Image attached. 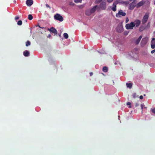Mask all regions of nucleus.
Instances as JSON below:
<instances>
[{
	"instance_id": "obj_5",
	"label": "nucleus",
	"mask_w": 155,
	"mask_h": 155,
	"mask_svg": "<svg viewBox=\"0 0 155 155\" xmlns=\"http://www.w3.org/2000/svg\"><path fill=\"white\" fill-rule=\"evenodd\" d=\"M126 14V13L124 12L122 10H120L118 13L116 14V16L117 17H120L121 16H125Z\"/></svg>"
},
{
	"instance_id": "obj_26",
	"label": "nucleus",
	"mask_w": 155,
	"mask_h": 155,
	"mask_svg": "<svg viewBox=\"0 0 155 155\" xmlns=\"http://www.w3.org/2000/svg\"><path fill=\"white\" fill-rule=\"evenodd\" d=\"M102 0H96L95 2V3L96 4H98V3L101 2Z\"/></svg>"
},
{
	"instance_id": "obj_16",
	"label": "nucleus",
	"mask_w": 155,
	"mask_h": 155,
	"mask_svg": "<svg viewBox=\"0 0 155 155\" xmlns=\"http://www.w3.org/2000/svg\"><path fill=\"white\" fill-rule=\"evenodd\" d=\"M23 54L25 57H28L29 55V53L28 51L25 50L23 52Z\"/></svg>"
},
{
	"instance_id": "obj_30",
	"label": "nucleus",
	"mask_w": 155,
	"mask_h": 155,
	"mask_svg": "<svg viewBox=\"0 0 155 155\" xmlns=\"http://www.w3.org/2000/svg\"><path fill=\"white\" fill-rule=\"evenodd\" d=\"M151 111L155 114V108L151 109Z\"/></svg>"
},
{
	"instance_id": "obj_10",
	"label": "nucleus",
	"mask_w": 155,
	"mask_h": 155,
	"mask_svg": "<svg viewBox=\"0 0 155 155\" xmlns=\"http://www.w3.org/2000/svg\"><path fill=\"white\" fill-rule=\"evenodd\" d=\"M101 9H105L106 8V4L105 2H102L100 5H99Z\"/></svg>"
},
{
	"instance_id": "obj_20",
	"label": "nucleus",
	"mask_w": 155,
	"mask_h": 155,
	"mask_svg": "<svg viewBox=\"0 0 155 155\" xmlns=\"http://www.w3.org/2000/svg\"><path fill=\"white\" fill-rule=\"evenodd\" d=\"M63 36L65 39H67L68 38V34L66 33H65L63 34Z\"/></svg>"
},
{
	"instance_id": "obj_4",
	"label": "nucleus",
	"mask_w": 155,
	"mask_h": 155,
	"mask_svg": "<svg viewBox=\"0 0 155 155\" xmlns=\"http://www.w3.org/2000/svg\"><path fill=\"white\" fill-rule=\"evenodd\" d=\"M149 16V15L148 14L146 13L143 16L142 21V22L143 24H144L147 22L148 20Z\"/></svg>"
},
{
	"instance_id": "obj_46",
	"label": "nucleus",
	"mask_w": 155,
	"mask_h": 155,
	"mask_svg": "<svg viewBox=\"0 0 155 155\" xmlns=\"http://www.w3.org/2000/svg\"><path fill=\"white\" fill-rule=\"evenodd\" d=\"M143 95H144V96H145V95H145V94H144Z\"/></svg>"
},
{
	"instance_id": "obj_48",
	"label": "nucleus",
	"mask_w": 155,
	"mask_h": 155,
	"mask_svg": "<svg viewBox=\"0 0 155 155\" xmlns=\"http://www.w3.org/2000/svg\"><path fill=\"white\" fill-rule=\"evenodd\" d=\"M154 25H155V22H154Z\"/></svg>"
},
{
	"instance_id": "obj_3",
	"label": "nucleus",
	"mask_w": 155,
	"mask_h": 155,
	"mask_svg": "<svg viewBox=\"0 0 155 155\" xmlns=\"http://www.w3.org/2000/svg\"><path fill=\"white\" fill-rule=\"evenodd\" d=\"M123 28L122 23H119L116 28L117 31L119 33H121L123 31Z\"/></svg>"
},
{
	"instance_id": "obj_18",
	"label": "nucleus",
	"mask_w": 155,
	"mask_h": 155,
	"mask_svg": "<svg viewBox=\"0 0 155 155\" xmlns=\"http://www.w3.org/2000/svg\"><path fill=\"white\" fill-rule=\"evenodd\" d=\"M85 14L86 15L89 16L92 14L90 11V10H87L85 12Z\"/></svg>"
},
{
	"instance_id": "obj_40",
	"label": "nucleus",
	"mask_w": 155,
	"mask_h": 155,
	"mask_svg": "<svg viewBox=\"0 0 155 155\" xmlns=\"http://www.w3.org/2000/svg\"><path fill=\"white\" fill-rule=\"evenodd\" d=\"M93 74L92 72H91L90 73V76H91L93 75Z\"/></svg>"
},
{
	"instance_id": "obj_29",
	"label": "nucleus",
	"mask_w": 155,
	"mask_h": 155,
	"mask_svg": "<svg viewBox=\"0 0 155 155\" xmlns=\"http://www.w3.org/2000/svg\"><path fill=\"white\" fill-rule=\"evenodd\" d=\"M141 107V109L142 110L143 108H146L147 107H144V105L143 104H141L140 105Z\"/></svg>"
},
{
	"instance_id": "obj_27",
	"label": "nucleus",
	"mask_w": 155,
	"mask_h": 155,
	"mask_svg": "<svg viewBox=\"0 0 155 155\" xmlns=\"http://www.w3.org/2000/svg\"><path fill=\"white\" fill-rule=\"evenodd\" d=\"M122 4L127 5L129 4V2L128 1L123 2H122Z\"/></svg>"
},
{
	"instance_id": "obj_23",
	"label": "nucleus",
	"mask_w": 155,
	"mask_h": 155,
	"mask_svg": "<svg viewBox=\"0 0 155 155\" xmlns=\"http://www.w3.org/2000/svg\"><path fill=\"white\" fill-rule=\"evenodd\" d=\"M22 24V21L21 20L18 21L17 22V24L18 25H21Z\"/></svg>"
},
{
	"instance_id": "obj_19",
	"label": "nucleus",
	"mask_w": 155,
	"mask_h": 155,
	"mask_svg": "<svg viewBox=\"0 0 155 155\" xmlns=\"http://www.w3.org/2000/svg\"><path fill=\"white\" fill-rule=\"evenodd\" d=\"M126 86L127 87L131 88L132 87V84L131 83H126Z\"/></svg>"
},
{
	"instance_id": "obj_32",
	"label": "nucleus",
	"mask_w": 155,
	"mask_h": 155,
	"mask_svg": "<svg viewBox=\"0 0 155 155\" xmlns=\"http://www.w3.org/2000/svg\"><path fill=\"white\" fill-rule=\"evenodd\" d=\"M129 21V18H126V22L127 23Z\"/></svg>"
},
{
	"instance_id": "obj_22",
	"label": "nucleus",
	"mask_w": 155,
	"mask_h": 155,
	"mask_svg": "<svg viewBox=\"0 0 155 155\" xmlns=\"http://www.w3.org/2000/svg\"><path fill=\"white\" fill-rule=\"evenodd\" d=\"M31 44L30 42L29 41H27L26 43V46H28L29 45H30Z\"/></svg>"
},
{
	"instance_id": "obj_6",
	"label": "nucleus",
	"mask_w": 155,
	"mask_h": 155,
	"mask_svg": "<svg viewBox=\"0 0 155 155\" xmlns=\"http://www.w3.org/2000/svg\"><path fill=\"white\" fill-rule=\"evenodd\" d=\"M117 3L118 2H114L113 3L112 6L110 7L111 9L113 11L115 12L116 11V5Z\"/></svg>"
},
{
	"instance_id": "obj_9",
	"label": "nucleus",
	"mask_w": 155,
	"mask_h": 155,
	"mask_svg": "<svg viewBox=\"0 0 155 155\" xmlns=\"http://www.w3.org/2000/svg\"><path fill=\"white\" fill-rule=\"evenodd\" d=\"M148 38L146 37L143 38L142 40L141 44L143 45H145L146 44L148 41Z\"/></svg>"
},
{
	"instance_id": "obj_45",
	"label": "nucleus",
	"mask_w": 155,
	"mask_h": 155,
	"mask_svg": "<svg viewBox=\"0 0 155 155\" xmlns=\"http://www.w3.org/2000/svg\"><path fill=\"white\" fill-rule=\"evenodd\" d=\"M154 4L155 5V0L154 2Z\"/></svg>"
},
{
	"instance_id": "obj_37",
	"label": "nucleus",
	"mask_w": 155,
	"mask_h": 155,
	"mask_svg": "<svg viewBox=\"0 0 155 155\" xmlns=\"http://www.w3.org/2000/svg\"><path fill=\"white\" fill-rule=\"evenodd\" d=\"M143 96L142 95H141V96H140V99L142 100V99H143Z\"/></svg>"
},
{
	"instance_id": "obj_28",
	"label": "nucleus",
	"mask_w": 155,
	"mask_h": 155,
	"mask_svg": "<svg viewBox=\"0 0 155 155\" xmlns=\"http://www.w3.org/2000/svg\"><path fill=\"white\" fill-rule=\"evenodd\" d=\"M74 2L76 3L81 2V0H74Z\"/></svg>"
},
{
	"instance_id": "obj_49",
	"label": "nucleus",
	"mask_w": 155,
	"mask_h": 155,
	"mask_svg": "<svg viewBox=\"0 0 155 155\" xmlns=\"http://www.w3.org/2000/svg\"><path fill=\"white\" fill-rule=\"evenodd\" d=\"M82 1V0H81V2Z\"/></svg>"
},
{
	"instance_id": "obj_39",
	"label": "nucleus",
	"mask_w": 155,
	"mask_h": 155,
	"mask_svg": "<svg viewBox=\"0 0 155 155\" xmlns=\"http://www.w3.org/2000/svg\"><path fill=\"white\" fill-rule=\"evenodd\" d=\"M155 52V49L153 50H152V51H151V53L152 54H153V53L154 52Z\"/></svg>"
},
{
	"instance_id": "obj_8",
	"label": "nucleus",
	"mask_w": 155,
	"mask_h": 155,
	"mask_svg": "<svg viewBox=\"0 0 155 155\" xmlns=\"http://www.w3.org/2000/svg\"><path fill=\"white\" fill-rule=\"evenodd\" d=\"M48 30L51 32L54 33L55 35L57 34V30L53 27H51Z\"/></svg>"
},
{
	"instance_id": "obj_34",
	"label": "nucleus",
	"mask_w": 155,
	"mask_h": 155,
	"mask_svg": "<svg viewBox=\"0 0 155 155\" xmlns=\"http://www.w3.org/2000/svg\"><path fill=\"white\" fill-rule=\"evenodd\" d=\"M15 20H17L19 19V17L18 16H16L15 18Z\"/></svg>"
},
{
	"instance_id": "obj_13",
	"label": "nucleus",
	"mask_w": 155,
	"mask_h": 155,
	"mask_svg": "<svg viewBox=\"0 0 155 155\" xmlns=\"http://www.w3.org/2000/svg\"><path fill=\"white\" fill-rule=\"evenodd\" d=\"M98 8V6L97 5H96L94 6L91 9H90V11L91 13H94L96 10Z\"/></svg>"
},
{
	"instance_id": "obj_1",
	"label": "nucleus",
	"mask_w": 155,
	"mask_h": 155,
	"mask_svg": "<svg viewBox=\"0 0 155 155\" xmlns=\"http://www.w3.org/2000/svg\"><path fill=\"white\" fill-rule=\"evenodd\" d=\"M54 18L55 20L59 21L61 22L63 21L64 19L63 17L58 13L55 14L54 15Z\"/></svg>"
},
{
	"instance_id": "obj_7",
	"label": "nucleus",
	"mask_w": 155,
	"mask_h": 155,
	"mask_svg": "<svg viewBox=\"0 0 155 155\" xmlns=\"http://www.w3.org/2000/svg\"><path fill=\"white\" fill-rule=\"evenodd\" d=\"M146 2L143 0H142L139 2L136 5V7L137 8H139L140 6H142L143 4L145 3Z\"/></svg>"
},
{
	"instance_id": "obj_2",
	"label": "nucleus",
	"mask_w": 155,
	"mask_h": 155,
	"mask_svg": "<svg viewBox=\"0 0 155 155\" xmlns=\"http://www.w3.org/2000/svg\"><path fill=\"white\" fill-rule=\"evenodd\" d=\"M125 27L127 29H132L134 27V23L133 21H131L130 23L127 24Z\"/></svg>"
},
{
	"instance_id": "obj_33",
	"label": "nucleus",
	"mask_w": 155,
	"mask_h": 155,
	"mask_svg": "<svg viewBox=\"0 0 155 155\" xmlns=\"http://www.w3.org/2000/svg\"><path fill=\"white\" fill-rule=\"evenodd\" d=\"M147 27L148 28H149L150 27V22H148V23H147Z\"/></svg>"
},
{
	"instance_id": "obj_42",
	"label": "nucleus",
	"mask_w": 155,
	"mask_h": 155,
	"mask_svg": "<svg viewBox=\"0 0 155 155\" xmlns=\"http://www.w3.org/2000/svg\"><path fill=\"white\" fill-rule=\"evenodd\" d=\"M100 52L101 53V54H104V53H106L105 51H104V52H102L101 51V52Z\"/></svg>"
},
{
	"instance_id": "obj_11",
	"label": "nucleus",
	"mask_w": 155,
	"mask_h": 155,
	"mask_svg": "<svg viewBox=\"0 0 155 155\" xmlns=\"http://www.w3.org/2000/svg\"><path fill=\"white\" fill-rule=\"evenodd\" d=\"M151 46L152 49H154L155 48V39L154 38H152L151 41Z\"/></svg>"
},
{
	"instance_id": "obj_47",
	"label": "nucleus",
	"mask_w": 155,
	"mask_h": 155,
	"mask_svg": "<svg viewBox=\"0 0 155 155\" xmlns=\"http://www.w3.org/2000/svg\"><path fill=\"white\" fill-rule=\"evenodd\" d=\"M101 74L104 75V74L103 73H102Z\"/></svg>"
},
{
	"instance_id": "obj_44",
	"label": "nucleus",
	"mask_w": 155,
	"mask_h": 155,
	"mask_svg": "<svg viewBox=\"0 0 155 155\" xmlns=\"http://www.w3.org/2000/svg\"><path fill=\"white\" fill-rule=\"evenodd\" d=\"M38 26H39V28H42V27H40L39 25H38Z\"/></svg>"
},
{
	"instance_id": "obj_15",
	"label": "nucleus",
	"mask_w": 155,
	"mask_h": 155,
	"mask_svg": "<svg viewBox=\"0 0 155 155\" xmlns=\"http://www.w3.org/2000/svg\"><path fill=\"white\" fill-rule=\"evenodd\" d=\"M142 36L140 35L139 37V38L137 40H136L135 41V43L136 45H137L139 43L141 39V38H142Z\"/></svg>"
},
{
	"instance_id": "obj_36",
	"label": "nucleus",
	"mask_w": 155,
	"mask_h": 155,
	"mask_svg": "<svg viewBox=\"0 0 155 155\" xmlns=\"http://www.w3.org/2000/svg\"><path fill=\"white\" fill-rule=\"evenodd\" d=\"M114 0H107V1L109 3L112 2Z\"/></svg>"
},
{
	"instance_id": "obj_24",
	"label": "nucleus",
	"mask_w": 155,
	"mask_h": 155,
	"mask_svg": "<svg viewBox=\"0 0 155 155\" xmlns=\"http://www.w3.org/2000/svg\"><path fill=\"white\" fill-rule=\"evenodd\" d=\"M103 71L104 72H107V67L105 66L103 68Z\"/></svg>"
},
{
	"instance_id": "obj_43",
	"label": "nucleus",
	"mask_w": 155,
	"mask_h": 155,
	"mask_svg": "<svg viewBox=\"0 0 155 155\" xmlns=\"http://www.w3.org/2000/svg\"><path fill=\"white\" fill-rule=\"evenodd\" d=\"M139 105V104H138L136 103V107H137V106H138Z\"/></svg>"
},
{
	"instance_id": "obj_12",
	"label": "nucleus",
	"mask_w": 155,
	"mask_h": 155,
	"mask_svg": "<svg viewBox=\"0 0 155 155\" xmlns=\"http://www.w3.org/2000/svg\"><path fill=\"white\" fill-rule=\"evenodd\" d=\"M134 26L138 27L140 25L141 21L139 20H136L134 21Z\"/></svg>"
},
{
	"instance_id": "obj_31",
	"label": "nucleus",
	"mask_w": 155,
	"mask_h": 155,
	"mask_svg": "<svg viewBox=\"0 0 155 155\" xmlns=\"http://www.w3.org/2000/svg\"><path fill=\"white\" fill-rule=\"evenodd\" d=\"M127 105H129V107L130 108L131 107V106H130L131 103L130 102H128L127 103Z\"/></svg>"
},
{
	"instance_id": "obj_25",
	"label": "nucleus",
	"mask_w": 155,
	"mask_h": 155,
	"mask_svg": "<svg viewBox=\"0 0 155 155\" xmlns=\"http://www.w3.org/2000/svg\"><path fill=\"white\" fill-rule=\"evenodd\" d=\"M144 29V28L143 26H140L139 29V30L140 31H142Z\"/></svg>"
},
{
	"instance_id": "obj_17",
	"label": "nucleus",
	"mask_w": 155,
	"mask_h": 155,
	"mask_svg": "<svg viewBox=\"0 0 155 155\" xmlns=\"http://www.w3.org/2000/svg\"><path fill=\"white\" fill-rule=\"evenodd\" d=\"M135 6L134 4L132 3H131L130 4L129 6V8L130 9H133L134 7Z\"/></svg>"
},
{
	"instance_id": "obj_21",
	"label": "nucleus",
	"mask_w": 155,
	"mask_h": 155,
	"mask_svg": "<svg viewBox=\"0 0 155 155\" xmlns=\"http://www.w3.org/2000/svg\"><path fill=\"white\" fill-rule=\"evenodd\" d=\"M33 18V16L31 15L30 14L28 15V19L29 20H31Z\"/></svg>"
},
{
	"instance_id": "obj_38",
	"label": "nucleus",
	"mask_w": 155,
	"mask_h": 155,
	"mask_svg": "<svg viewBox=\"0 0 155 155\" xmlns=\"http://www.w3.org/2000/svg\"><path fill=\"white\" fill-rule=\"evenodd\" d=\"M133 96L134 98H135L136 96V94L134 93L133 94Z\"/></svg>"
},
{
	"instance_id": "obj_35",
	"label": "nucleus",
	"mask_w": 155,
	"mask_h": 155,
	"mask_svg": "<svg viewBox=\"0 0 155 155\" xmlns=\"http://www.w3.org/2000/svg\"><path fill=\"white\" fill-rule=\"evenodd\" d=\"M46 7L49 8L50 9H51V7L49 6V5L48 4H46Z\"/></svg>"
},
{
	"instance_id": "obj_14",
	"label": "nucleus",
	"mask_w": 155,
	"mask_h": 155,
	"mask_svg": "<svg viewBox=\"0 0 155 155\" xmlns=\"http://www.w3.org/2000/svg\"><path fill=\"white\" fill-rule=\"evenodd\" d=\"M33 4V1L32 0H27L26 1V4L28 6H31Z\"/></svg>"
},
{
	"instance_id": "obj_41",
	"label": "nucleus",
	"mask_w": 155,
	"mask_h": 155,
	"mask_svg": "<svg viewBox=\"0 0 155 155\" xmlns=\"http://www.w3.org/2000/svg\"><path fill=\"white\" fill-rule=\"evenodd\" d=\"M51 37V35H50V34L48 35V38H50V37Z\"/></svg>"
}]
</instances>
